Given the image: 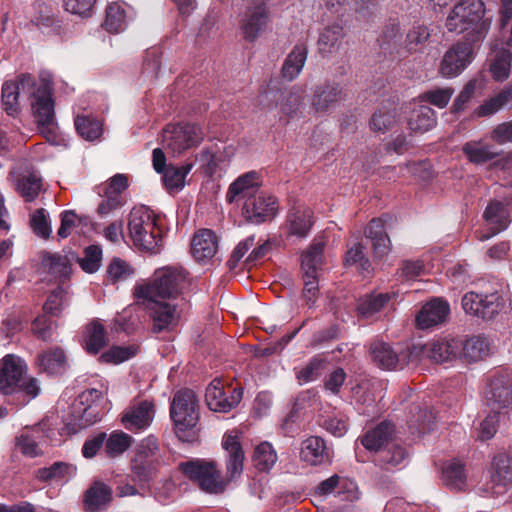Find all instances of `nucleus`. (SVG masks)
Returning a JSON list of instances; mask_svg holds the SVG:
<instances>
[{
	"instance_id": "obj_1",
	"label": "nucleus",
	"mask_w": 512,
	"mask_h": 512,
	"mask_svg": "<svg viewBox=\"0 0 512 512\" xmlns=\"http://www.w3.org/2000/svg\"><path fill=\"white\" fill-rule=\"evenodd\" d=\"M259 175L256 171L247 172L232 182L226 193V200L233 203L244 200L242 215L252 224H262L273 219L278 212L276 197L260 190Z\"/></svg>"
},
{
	"instance_id": "obj_2",
	"label": "nucleus",
	"mask_w": 512,
	"mask_h": 512,
	"mask_svg": "<svg viewBox=\"0 0 512 512\" xmlns=\"http://www.w3.org/2000/svg\"><path fill=\"white\" fill-rule=\"evenodd\" d=\"M485 12L482 0H461L450 11L446 27L458 34L469 31L464 39L480 42L490 27L489 19L484 18Z\"/></svg>"
},
{
	"instance_id": "obj_3",
	"label": "nucleus",
	"mask_w": 512,
	"mask_h": 512,
	"mask_svg": "<svg viewBox=\"0 0 512 512\" xmlns=\"http://www.w3.org/2000/svg\"><path fill=\"white\" fill-rule=\"evenodd\" d=\"M27 366L18 356L7 354L0 360V392L4 395H21L25 405L40 393L38 379L25 376Z\"/></svg>"
},
{
	"instance_id": "obj_4",
	"label": "nucleus",
	"mask_w": 512,
	"mask_h": 512,
	"mask_svg": "<svg viewBox=\"0 0 512 512\" xmlns=\"http://www.w3.org/2000/svg\"><path fill=\"white\" fill-rule=\"evenodd\" d=\"M188 276L182 267L158 268L148 282L135 287V296L144 300L175 299L188 285Z\"/></svg>"
},
{
	"instance_id": "obj_5",
	"label": "nucleus",
	"mask_w": 512,
	"mask_h": 512,
	"mask_svg": "<svg viewBox=\"0 0 512 512\" xmlns=\"http://www.w3.org/2000/svg\"><path fill=\"white\" fill-rule=\"evenodd\" d=\"M161 218L147 206L134 207L128 220L129 235L139 249L158 253L163 241Z\"/></svg>"
},
{
	"instance_id": "obj_6",
	"label": "nucleus",
	"mask_w": 512,
	"mask_h": 512,
	"mask_svg": "<svg viewBox=\"0 0 512 512\" xmlns=\"http://www.w3.org/2000/svg\"><path fill=\"white\" fill-rule=\"evenodd\" d=\"M170 417L179 440L187 443L197 441V424L200 414L198 399L194 391L185 388L173 395L170 403Z\"/></svg>"
},
{
	"instance_id": "obj_7",
	"label": "nucleus",
	"mask_w": 512,
	"mask_h": 512,
	"mask_svg": "<svg viewBox=\"0 0 512 512\" xmlns=\"http://www.w3.org/2000/svg\"><path fill=\"white\" fill-rule=\"evenodd\" d=\"M177 469L201 491L208 494H221L228 485L227 479L222 476L218 464L214 460L192 458L180 462Z\"/></svg>"
},
{
	"instance_id": "obj_8",
	"label": "nucleus",
	"mask_w": 512,
	"mask_h": 512,
	"mask_svg": "<svg viewBox=\"0 0 512 512\" xmlns=\"http://www.w3.org/2000/svg\"><path fill=\"white\" fill-rule=\"evenodd\" d=\"M33 116L44 137L50 141L56 139L55 102L50 81L42 79L38 86L31 89Z\"/></svg>"
},
{
	"instance_id": "obj_9",
	"label": "nucleus",
	"mask_w": 512,
	"mask_h": 512,
	"mask_svg": "<svg viewBox=\"0 0 512 512\" xmlns=\"http://www.w3.org/2000/svg\"><path fill=\"white\" fill-rule=\"evenodd\" d=\"M204 139L202 128L194 123L168 124L163 130V142L173 154L197 147Z\"/></svg>"
},
{
	"instance_id": "obj_10",
	"label": "nucleus",
	"mask_w": 512,
	"mask_h": 512,
	"mask_svg": "<svg viewBox=\"0 0 512 512\" xmlns=\"http://www.w3.org/2000/svg\"><path fill=\"white\" fill-rule=\"evenodd\" d=\"M475 43L470 39L454 43L442 57L439 74L448 79L459 76L475 58Z\"/></svg>"
},
{
	"instance_id": "obj_11",
	"label": "nucleus",
	"mask_w": 512,
	"mask_h": 512,
	"mask_svg": "<svg viewBox=\"0 0 512 512\" xmlns=\"http://www.w3.org/2000/svg\"><path fill=\"white\" fill-rule=\"evenodd\" d=\"M243 397V388L224 384L221 379H214L206 388L205 401L213 412L228 413L236 408Z\"/></svg>"
},
{
	"instance_id": "obj_12",
	"label": "nucleus",
	"mask_w": 512,
	"mask_h": 512,
	"mask_svg": "<svg viewBox=\"0 0 512 512\" xmlns=\"http://www.w3.org/2000/svg\"><path fill=\"white\" fill-rule=\"evenodd\" d=\"M503 306V298L498 292L478 294L467 292L462 298V307L469 313L483 320L493 319Z\"/></svg>"
},
{
	"instance_id": "obj_13",
	"label": "nucleus",
	"mask_w": 512,
	"mask_h": 512,
	"mask_svg": "<svg viewBox=\"0 0 512 512\" xmlns=\"http://www.w3.org/2000/svg\"><path fill=\"white\" fill-rule=\"evenodd\" d=\"M222 447L226 452L225 467L228 483L238 479L243 473L245 452L241 441L237 435L232 432L224 434L222 439Z\"/></svg>"
},
{
	"instance_id": "obj_14",
	"label": "nucleus",
	"mask_w": 512,
	"mask_h": 512,
	"mask_svg": "<svg viewBox=\"0 0 512 512\" xmlns=\"http://www.w3.org/2000/svg\"><path fill=\"white\" fill-rule=\"evenodd\" d=\"M485 400L491 411L500 412L512 405V384L508 375H495L485 390Z\"/></svg>"
},
{
	"instance_id": "obj_15",
	"label": "nucleus",
	"mask_w": 512,
	"mask_h": 512,
	"mask_svg": "<svg viewBox=\"0 0 512 512\" xmlns=\"http://www.w3.org/2000/svg\"><path fill=\"white\" fill-rule=\"evenodd\" d=\"M158 462L154 455L145 449L138 450L131 460V479L140 488L149 487L157 475Z\"/></svg>"
},
{
	"instance_id": "obj_16",
	"label": "nucleus",
	"mask_w": 512,
	"mask_h": 512,
	"mask_svg": "<svg viewBox=\"0 0 512 512\" xmlns=\"http://www.w3.org/2000/svg\"><path fill=\"white\" fill-rule=\"evenodd\" d=\"M149 315L153 321V333L174 330L179 322V313L177 306L169 302L159 301V299L149 300Z\"/></svg>"
},
{
	"instance_id": "obj_17",
	"label": "nucleus",
	"mask_w": 512,
	"mask_h": 512,
	"mask_svg": "<svg viewBox=\"0 0 512 512\" xmlns=\"http://www.w3.org/2000/svg\"><path fill=\"white\" fill-rule=\"evenodd\" d=\"M270 17V11L264 1L251 3L244 14L242 30L246 40H255L265 29Z\"/></svg>"
},
{
	"instance_id": "obj_18",
	"label": "nucleus",
	"mask_w": 512,
	"mask_h": 512,
	"mask_svg": "<svg viewBox=\"0 0 512 512\" xmlns=\"http://www.w3.org/2000/svg\"><path fill=\"white\" fill-rule=\"evenodd\" d=\"M36 86L35 78L30 74H21L17 82L7 81L2 86V105L6 113L15 116L19 110L20 91H31Z\"/></svg>"
},
{
	"instance_id": "obj_19",
	"label": "nucleus",
	"mask_w": 512,
	"mask_h": 512,
	"mask_svg": "<svg viewBox=\"0 0 512 512\" xmlns=\"http://www.w3.org/2000/svg\"><path fill=\"white\" fill-rule=\"evenodd\" d=\"M154 404L143 400L129 407L122 415L124 427L131 432H139L148 428L154 418Z\"/></svg>"
},
{
	"instance_id": "obj_20",
	"label": "nucleus",
	"mask_w": 512,
	"mask_h": 512,
	"mask_svg": "<svg viewBox=\"0 0 512 512\" xmlns=\"http://www.w3.org/2000/svg\"><path fill=\"white\" fill-rule=\"evenodd\" d=\"M462 341L457 339H437L426 343L422 353L437 363L448 362L461 354Z\"/></svg>"
},
{
	"instance_id": "obj_21",
	"label": "nucleus",
	"mask_w": 512,
	"mask_h": 512,
	"mask_svg": "<svg viewBox=\"0 0 512 512\" xmlns=\"http://www.w3.org/2000/svg\"><path fill=\"white\" fill-rule=\"evenodd\" d=\"M366 238L370 239L373 255L377 259H383L391 251V241L386 232L383 217L373 218L364 230Z\"/></svg>"
},
{
	"instance_id": "obj_22",
	"label": "nucleus",
	"mask_w": 512,
	"mask_h": 512,
	"mask_svg": "<svg viewBox=\"0 0 512 512\" xmlns=\"http://www.w3.org/2000/svg\"><path fill=\"white\" fill-rule=\"evenodd\" d=\"M450 307L447 301L440 298H434L427 302L419 311L416 322L420 329H428L430 327L443 323L448 317Z\"/></svg>"
},
{
	"instance_id": "obj_23",
	"label": "nucleus",
	"mask_w": 512,
	"mask_h": 512,
	"mask_svg": "<svg viewBox=\"0 0 512 512\" xmlns=\"http://www.w3.org/2000/svg\"><path fill=\"white\" fill-rule=\"evenodd\" d=\"M313 224V211L308 207L293 206L287 213L286 227L291 236L306 238Z\"/></svg>"
},
{
	"instance_id": "obj_24",
	"label": "nucleus",
	"mask_w": 512,
	"mask_h": 512,
	"mask_svg": "<svg viewBox=\"0 0 512 512\" xmlns=\"http://www.w3.org/2000/svg\"><path fill=\"white\" fill-rule=\"evenodd\" d=\"M300 459L312 466L330 463V450L325 440L319 436H310L303 440L300 449Z\"/></svg>"
},
{
	"instance_id": "obj_25",
	"label": "nucleus",
	"mask_w": 512,
	"mask_h": 512,
	"mask_svg": "<svg viewBox=\"0 0 512 512\" xmlns=\"http://www.w3.org/2000/svg\"><path fill=\"white\" fill-rule=\"evenodd\" d=\"M395 433V426L389 421H382L374 428L366 431L361 437V444L371 452L377 454L384 449L391 441Z\"/></svg>"
},
{
	"instance_id": "obj_26",
	"label": "nucleus",
	"mask_w": 512,
	"mask_h": 512,
	"mask_svg": "<svg viewBox=\"0 0 512 512\" xmlns=\"http://www.w3.org/2000/svg\"><path fill=\"white\" fill-rule=\"evenodd\" d=\"M217 249V236L212 230L201 229L194 234L191 242V252L198 262L212 258Z\"/></svg>"
},
{
	"instance_id": "obj_27",
	"label": "nucleus",
	"mask_w": 512,
	"mask_h": 512,
	"mask_svg": "<svg viewBox=\"0 0 512 512\" xmlns=\"http://www.w3.org/2000/svg\"><path fill=\"white\" fill-rule=\"evenodd\" d=\"M108 345L107 333L99 320H93L85 326L82 347L90 355H97Z\"/></svg>"
},
{
	"instance_id": "obj_28",
	"label": "nucleus",
	"mask_w": 512,
	"mask_h": 512,
	"mask_svg": "<svg viewBox=\"0 0 512 512\" xmlns=\"http://www.w3.org/2000/svg\"><path fill=\"white\" fill-rule=\"evenodd\" d=\"M462 152L472 164H484L496 159L499 155L494 145L484 140H470L462 146Z\"/></svg>"
},
{
	"instance_id": "obj_29",
	"label": "nucleus",
	"mask_w": 512,
	"mask_h": 512,
	"mask_svg": "<svg viewBox=\"0 0 512 512\" xmlns=\"http://www.w3.org/2000/svg\"><path fill=\"white\" fill-rule=\"evenodd\" d=\"M307 55V46L304 43L296 44L283 62L281 68L282 78L287 81L296 79L305 65Z\"/></svg>"
},
{
	"instance_id": "obj_30",
	"label": "nucleus",
	"mask_w": 512,
	"mask_h": 512,
	"mask_svg": "<svg viewBox=\"0 0 512 512\" xmlns=\"http://www.w3.org/2000/svg\"><path fill=\"white\" fill-rule=\"evenodd\" d=\"M31 22L43 33H60L61 21L55 15L53 8L45 2H36L35 13Z\"/></svg>"
},
{
	"instance_id": "obj_31",
	"label": "nucleus",
	"mask_w": 512,
	"mask_h": 512,
	"mask_svg": "<svg viewBox=\"0 0 512 512\" xmlns=\"http://www.w3.org/2000/svg\"><path fill=\"white\" fill-rule=\"evenodd\" d=\"M409 453L402 444L391 441L376 455L375 463L380 468L390 471L407 460Z\"/></svg>"
},
{
	"instance_id": "obj_32",
	"label": "nucleus",
	"mask_w": 512,
	"mask_h": 512,
	"mask_svg": "<svg viewBox=\"0 0 512 512\" xmlns=\"http://www.w3.org/2000/svg\"><path fill=\"white\" fill-rule=\"evenodd\" d=\"M35 363L40 371L56 375L65 370L66 356L60 347H52L38 354Z\"/></svg>"
},
{
	"instance_id": "obj_33",
	"label": "nucleus",
	"mask_w": 512,
	"mask_h": 512,
	"mask_svg": "<svg viewBox=\"0 0 512 512\" xmlns=\"http://www.w3.org/2000/svg\"><path fill=\"white\" fill-rule=\"evenodd\" d=\"M112 500V489L103 482H94L85 492L83 504L86 512H96Z\"/></svg>"
},
{
	"instance_id": "obj_34",
	"label": "nucleus",
	"mask_w": 512,
	"mask_h": 512,
	"mask_svg": "<svg viewBox=\"0 0 512 512\" xmlns=\"http://www.w3.org/2000/svg\"><path fill=\"white\" fill-rule=\"evenodd\" d=\"M397 104L395 101L388 100L383 102L370 119V128L374 132L386 133L396 123Z\"/></svg>"
},
{
	"instance_id": "obj_35",
	"label": "nucleus",
	"mask_w": 512,
	"mask_h": 512,
	"mask_svg": "<svg viewBox=\"0 0 512 512\" xmlns=\"http://www.w3.org/2000/svg\"><path fill=\"white\" fill-rule=\"evenodd\" d=\"M483 218L491 226L492 234L495 235L508 227L510 212L504 203L492 200L486 207Z\"/></svg>"
},
{
	"instance_id": "obj_36",
	"label": "nucleus",
	"mask_w": 512,
	"mask_h": 512,
	"mask_svg": "<svg viewBox=\"0 0 512 512\" xmlns=\"http://www.w3.org/2000/svg\"><path fill=\"white\" fill-rule=\"evenodd\" d=\"M74 258L75 256L73 254L70 258L68 255L44 252L42 263L48 268L49 274L60 282H63L68 279L71 274V261Z\"/></svg>"
},
{
	"instance_id": "obj_37",
	"label": "nucleus",
	"mask_w": 512,
	"mask_h": 512,
	"mask_svg": "<svg viewBox=\"0 0 512 512\" xmlns=\"http://www.w3.org/2000/svg\"><path fill=\"white\" fill-rule=\"evenodd\" d=\"M342 97V88L337 83H324L315 88L312 106L316 111H326Z\"/></svg>"
},
{
	"instance_id": "obj_38",
	"label": "nucleus",
	"mask_w": 512,
	"mask_h": 512,
	"mask_svg": "<svg viewBox=\"0 0 512 512\" xmlns=\"http://www.w3.org/2000/svg\"><path fill=\"white\" fill-rule=\"evenodd\" d=\"M370 355L373 362L386 370L395 369L399 363V356L390 344L376 340L370 346Z\"/></svg>"
},
{
	"instance_id": "obj_39",
	"label": "nucleus",
	"mask_w": 512,
	"mask_h": 512,
	"mask_svg": "<svg viewBox=\"0 0 512 512\" xmlns=\"http://www.w3.org/2000/svg\"><path fill=\"white\" fill-rule=\"evenodd\" d=\"M325 243L314 241L301 255V269L305 275H318L324 260Z\"/></svg>"
},
{
	"instance_id": "obj_40",
	"label": "nucleus",
	"mask_w": 512,
	"mask_h": 512,
	"mask_svg": "<svg viewBox=\"0 0 512 512\" xmlns=\"http://www.w3.org/2000/svg\"><path fill=\"white\" fill-rule=\"evenodd\" d=\"M378 42L385 54L392 55L398 51L402 44V32L400 24L396 19L390 20L384 26Z\"/></svg>"
},
{
	"instance_id": "obj_41",
	"label": "nucleus",
	"mask_w": 512,
	"mask_h": 512,
	"mask_svg": "<svg viewBox=\"0 0 512 512\" xmlns=\"http://www.w3.org/2000/svg\"><path fill=\"white\" fill-rule=\"evenodd\" d=\"M493 472L491 475L493 483L497 486L512 484V458L505 454H497L492 461Z\"/></svg>"
},
{
	"instance_id": "obj_42",
	"label": "nucleus",
	"mask_w": 512,
	"mask_h": 512,
	"mask_svg": "<svg viewBox=\"0 0 512 512\" xmlns=\"http://www.w3.org/2000/svg\"><path fill=\"white\" fill-rule=\"evenodd\" d=\"M510 101H512V85L505 87L497 95L484 101L483 104L474 110V115L476 117L494 115Z\"/></svg>"
},
{
	"instance_id": "obj_43",
	"label": "nucleus",
	"mask_w": 512,
	"mask_h": 512,
	"mask_svg": "<svg viewBox=\"0 0 512 512\" xmlns=\"http://www.w3.org/2000/svg\"><path fill=\"white\" fill-rule=\"evenodd\" d=\"M436 123V113L429 106H420L414 109L408 121L409 128L420 133L429 131Z\"/></svg>"
},
{
	"instance_id": "obj_44",
	"label": "nucleus",
	"mask_w": 512,
	"mask_h": 512,
	"mask_svg": "<svg viewBox=\"0 0 512 512\" xmlns=\"http://www.w3.org/2000/svg\"><path fill=\"white\" fill-rule=\"evenodd\" d=\"M194 166L193 162L176 166L169 164L161 173L163 175V183L168 190H180L185 185V178Z\"/></svg>"
},
{
	"instance_id": "obj_45",
	"label": "nucleus",
	"mask_w": 512,
	"mask_h": 512,
	"mask_svg": "<svg viewBox=\"0 0 512 512\" xmlns=\"http://www.w3.org/2000/svg\"><path fill=\"white\" fill-rule=\"evenodd\" d=\"M410 414L407 421L410 429H415L420 434H425L433 429L435 417L426 407L414 405L410 409Z\"/></svg>"
},
{
	"instance_id": "obj_46",
	"label": "nucleus",
	"mask_w": 512,
	"mask_h": 512,
	"mask_svg": "<svg viewBox=\"0 0 512 512\" xmlns=\"http://www.w3.org/2000/svg\"><path fill=\"white\" fill-rule=\"evenodd\" d=\"M343 38V28L339 25L328 26L318 39V50L322 56H327L338 50Z\"/></svg>"
},
{
	"instance_id": "obj_47",
	"label": "nucleus",
	"mask_w": 512,
	"mask_h": 512,
	"mask_svg": "<svg viewBox=\"0 0 512 512\" xmlns=\"http://www.w3.org/2000/svg\"><path fill=\"white\" fill-rule=\"evenodd\" d=\"M277 453L269 442L256 446L252 456L254 467L260 472H269L277 462Z\"/></svg>"
},
{
	"instance_id": "obj_48",
	"label": "nucleus",
	"mask_w": 512,
	"mask_h": 512,
	"mask_svg": "<svg viewBox=\"0 0 512 512\" xmlns=\"http://www.w3.org/2000/svg\"><path fill=\"white\" fill-rule=\"evenodd\" d=\"M442 480L451 489L461 490L466 481L464 465L458 460H452L443 465Z\"/></svg>"
},
{
	"instance_id": "obj_49",
	"label": "nucleus",
	"mask_w": 512,
	"mask_h": 512,
	"mask_svg": "<svg viewBox=\"0 0 512 512\" xmlns=\"http://www.w3.org/2000/svg\"><path fill=\"white\" fill-rule=\"evenodd\" d=\"M127 26V15L122 5L111 3L106 8V17L103 27L109 33H120Z\"/></svg>"
},
{
	"instance_id": "obj_50",
	"label": "nucleus",
	"mask_w": 512,
	"mask_h": 512,
	"mask_svg": "<svg viewBox=\"0 0 512 512\" xmlns=\"http://www.w3.org/2000/svg\"><path fill=\"white\" fill-rule=\"evenodd\" d=\"M395 296L394 293L370 294L360 299L357 311L364 317H371L379 312Z\"/></svg>"
},
{
	"instance_id": "obj_51",
	"label": "nucleus",
	"mask_w": 512,
	"mask_h": 512,
	"mask_svg": "<svg viewBox=\"0 0 512 512\" xmlns=\"http://www.w3.org/2000/svg\"><path fill=\"white\" fill-rule=\"evenodd\" d=\"M16 191L26 202H33L42 190V179L35 174L19 177L16 180Z\"/></svg>"
},
{
	"instance_id": "obj_52",
	"label": "nucleus",
	"mask_w": 512,
	"mask_h": 512,
	"mask_svg": "<svg viewBox=\"0 0 512 512\" xmlns=\"http://www.w3.org/2000/svg\"><path fill=\"white\" fill-rule=\"evenodd\" d=\"M132 437L123 431H113L104 441V451L109 458L122 455L131 445Z\"/></svg>"
},
{
	"instance_id": "obj_53",
	"label": "nucleus",
	"mask_w": 512,
	"mask_h": 512,
	"mask_svg": "<svg viewBox=\"0 0 512 512\" xmlns=\"http://www.w3.org/2000/svg\"><path fill=\"white\" fill-rule=\"evenodd\" d=\"M489 347L485 337L473 336L462 342L461 353L470 362H476L488 355Z\"/></svg>"
},
{
	"instance_id": "obj_54",
	"label": "nucleus",
	"mask_w": 512,
	"mask_h": 512,
	"mask_svg": "<svg viewBox=\"0 0 512 512\" xmlns=\"http://www.w3.org/2000/svg\"><path fill=\"white\" fill-rule=\"evenodd\" d=\"M512 51L503 46L496 54L490 66V72L496 81L509 77Z\"/></svg>"
},
{
	"instance_id": "obj_55",
	"label": "nucleus",
	"mask_w": 512,
	"mask_h": 512,
	"mask_svg": "<svg viewBox=\"0 0 512 512\" xmlns=\"http://www.w3.org/2000/svg\"><path fill=\"white\" fill-rule=\"evenodd\" d=\"M74 124L79 136L85 140L93 141L102 134V123L93 117L78 115Z\"/></svg>"
},
{
	"instance_id": "obj_56",
	"label": "nucleus",
	"mask_w": 512,
	"mask_h": 512,
	"mask_svg": "<svg viewBox=\"0 0 512 512\" xmlns=\"http://www.w3.org/2000/svg\"><path fill=\"white\" fill-rule=\"evenodd\" d=\"M140 347L138 345L112 346L99 357L101 363L120 364L136 356Z\"/></svg>"
},
{
	"instance_id": "obj_57",
	"label": "nucleus",
	"mask_w": 512,
	"mask_h": 512,
	"mask_svg": "<svg viewBox=\"0 0 512 512\" xmlns=\"http://www.w3.org/2000/svg\"><path fill=\"white\" fill-rule=\"evenodd\" d=\"M75 472V467L64 462H55L49 467L40 468L36 477L40 481L48 482L53 480H62L70 477Z\"/></svg>"
},
{
	"instance_id": "obj_58",
	"label": "nucleus",
	"mask_w": 512,
	"mask_h": 512,
	"mask_svg": "<svg viewBox=\"0 0 512 512\" xmlns=\"http://www.w3.org/2000/svg\"><path fill=\"white\" fill-rule=\"evenodd\" d=\"M327 364L326 359L320 356H314L299 371L296 372V378L300 384L317 380Z\"/></svg>"
},
{
	"instance_id": "obj_59",
	"label": "nucleus",
	"mask_w": 512,
	"mask_h": 512,
	"mask_svg": "<svg viewBox=\"0 0 512 512\" xmlns=\"http://www.w3.org/2000/svg\"><path fill=\"white\" fill-rule=\"evenodd\" d=\"M66 304L67 293L61 286H58L48 295L43 305V312L51 317L58 318L62 315Z\"/></svg>"
},
{
	"instance_id": "obj_60",
	"label": "nucleus",
	"mask_w": 512,
	"mask_h": 512,
	"mask_svg": "<svg viewBox=\"0 0 512 512\" xmlns=\"http://www.w3.org/2000/svg\"><path fill=\"white\" fill-rule=\"evenodd\" d=\"M364 250L365 246L361 242L354 243L345 254L344 264L346 266L358 265L362 273H369L371 263L366 257Z\"/></svg>"
},
{
	"instance_id": "obj_61",
	"label": "nucleus",
	"mask_w": 512,
	"mask_h": 512,
	"mask_svg": "<svg viewBox=\"0 0 512 512\" xmlns=\"http://www.w3.org/2000/svg\"><path fill=\"white\" fill-rule=\"evenodd\" d=\"M30 226L35 235L49 239L52 233L51 221L44 208L36 209L30 216Z\"/></svg>"
},
{
	"instance_id": "obj_62",
	"label": "nucleus",
	"mask_w": 512,
	"mask_h": 512,
	"mask_svg": "<svg viewBox=\"0 0 512 512\" xmlns=\"http://www.w3.org/2000/svg\"><path fill=\"white\" fill-rule=\"evenodd\" d=\"M77 261L86 273H95L101 265L102 249L98 245H90L84 250V257L77 258Z\"/></svg>"
},
{
	"instance_id": "obj_63",
	"label": "nucleus",
	"mask_w": 512,
	"mask_h": 512,
	"mask_svg": "<svg viewBox=\"0 0 512 512\" xmlns=\"http://www.w3.org/2000/svg\"><path fill=\"white\" fill-rule=\"evenodd\" d=\"M56 322L46 313L38 315L32 322V331L34 335L43 341L51 339Z\"/></svg>"
},
{
	"instance_id": "obj_64",
	"label": "nucleus",
	"mask_w": 512,
	"mask_h": 512,
	"mask_svg": "<svg viewBox=\"0 0 512 512\" xmlns=\"http://www.w3.org/2000/svg\"><path fill=\"white\" fill-rule=\"evenodd\" d=\"M429 37L430 33L426 26H413L406 35L405 47L408 51L415 52L418 50L419 46L423 45L428 40Z\"/></svg>"
}]
</instances>
